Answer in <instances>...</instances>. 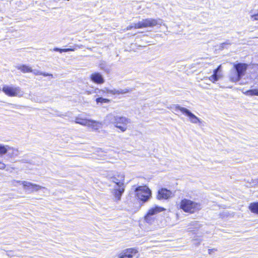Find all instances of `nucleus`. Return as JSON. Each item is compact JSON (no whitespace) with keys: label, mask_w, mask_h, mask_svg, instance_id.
Listing matches in <instances>:
<instances>
[{"label":"nucleus","mask_w":258,"mask_h":258,"mask_svg":"<svg viewBox=\"0 0 258 258\" xmlns=\"http://www.w3.org/2000/svg\"><path fill=\"white\" fill-rule=\"evenodd\" d=\"M110 181L115 183L111 192L115 198V201L118 202L120 200L121 197L124 191V175L119 174L117 176H113L110 178Z\"/></svg>","instance_id":"f257e3e1"},{"label":"nucleus","mask_w":258,"mask_h":258,"mask_svg":"<svg viewBox=\"0 0 258 258\" xmlns=\"http://www.w3.org/2000/svg\"><path fill=\"white\" fill-rule=\"evenodd\" d=\"M106 123H112L119 128L121 132H124L127 129V125L130 123V119L124 116L108 114L104 120Z\"/></svg>","instance_id":"f03ea898"},{"label":"nucleus","mask_w":258,"mask_h":258,"mask_svg":"<svg viewBox=\"0 0 258 258\" xmlns=\"http://www.w3.org/2000/svg\"><path fill=\"white\" fill-rule=\"evenodd\" d=\"M248 65L244 63L234 64L229 73V77L232 82H237L245 75Z\"/></svg>","instance_id":"7ed1b4c3"},{"label":"nucleus","mask_w":258,"mask_h":258,"mask_svg":"<svg viewBox=\"0 0 258 258\" xmlns=\"http://www.w3.org/2000/svg\"><path fill=\"white\" fill-rule=\"evenodd\" d=\"M162 23L163 21L160 19H155L152 18H147L143 19L142 21H139L137 23H135L133 25L127 26L126 29L128 30H131L133 28L135 29H140L147 27L152 28L158 25L161 26Z\"/></svg>","instance_id":"20e7f679"},{"label":"nucleus","mask_w":258,"mask_h":258,"mask_svg":"<svg viewBox=\"0 0 258 258\" xmlns=\"http://www.w3.org/2000/svg\"><path fill=\"white\" fill-rule=\"evenodd\" d=\"M180 208L185 212L194 213L200 210L201 209V206L200 203L184 199L180 202Z\"/></svg>","instance_id":"39448f33"},{"label":"nucleus","mask_w":258,"mask_h":258,"mask_svg":"<svg viewBox=\"0 0 258 258\" xmlns=\"http://www.w3.org/2000/svg\"><path fill=\"white\" fill-rule=\"evenodd\" d=\"M135 191L138 198L143 202L148 201L152 196L151 190L146 185L137 187Z\"/></svg>","instance_id":"423d86ee"},{"label":"nucleus","mask_w":258,"mask_h":258,"mask_svg":"<svg viewBox=\"0 0 258 258\" xmlns=\"http://www.w3.org/2000/svg\"><path fill=\"white\" fill-rule=\"evenodd\" d=\"M2 91L6 95L10 97H21L24 94V92L19 87L4 85Z\"/></svg>","instance_id":"0eeeda50"},{"label":"nucleus","mask_w":258,"mask_h":258,"mask_svg":"<svg viewBox=\"0 0 258 258\" xmlns=\"http://www.w3.org/2000/svg\"><path fill=\"white\" fill-rule=\"evenodd\" d=\"M175 111H180L182 114L188 117L189 121L192 123H201L202 121L186 108L181 107L178 104L174 106Z\"/></svg>","instance_id":"6e6552de"},{"label":"nucleus","mask_w":258,"mask_h":258,"mask_svg":"<svg viewBox=\"0 0 258 258\" xmlns=\"http://www.w3.org/2000/svg\"><path fill=\"white\" fill-rule=\"evenodd\" d=\"M17 183L23 185L24 189L28 192H36L44 187L27 181H17Z\"/></svg>","instance_id":"1a4fd4ad"},{"label":"nucleus","mask_w":258,"mask_h":258,"mask_svg":"<svg viewBox=\"0 0 258 258\" xmlns=\"http://www.w3.org/2000/svg\"><path fill=\"white\" fill-rule=\"evenodd\" d=\"M75 122L83 125H88L92 126L94 130H97L101 125V123L94 120H87L86 119L80 117H76Z\"/></svg>","instance_id":"9d476101"},{"label":"nucleus","mask_w":258,"mask_h":258,"mask_svg":"<svg viewBox=\"0 0 258 258\" xmlns=\"http://www.w3.org/2000/svg\"><path fill=\"white\" fill-rule=\"evenodd\" d=\"M119 258H138L139 257L138 251L135 248H130L122 250L118 254Z\"/></svg>","instance_id":"9b49d317"},{"label":"nucleus","mask_w":258,"mask_h":258,"mask_svg":"<svg viewBox=\"0 0 258 258\" xmlns=\"http://www.w3.org/2000/svg\"><path fill=\"white\" fill-rule=\"evenodd\" d=\"M171 195L172 192L170 190L163 188L158 190L157 199L158 200H166L169 198Z\"/></svg>","instance_id":"f8f14e48"},{"label":"nucleus","mask_w":258,"mask_h":258,"mask_svg":"<svg viewBox=\"0 0 258 258\" xmlns=\"http://www.w3.org/2000/svg\"><path fill=\"white\" fill-rule=\"evenodd\" d=\"M164 210L165 209L164 208L159 206H155L154 207L151 208L149 210L146 216L145 217V219L148 221L150 216L155 215Z\"/></svg>","instance_id":"ddd939ff"},{"label":"nucleus","mask_w":258,"mask_h":258,"mask_svg":"<svg viewBox=\"0 0 258 258\" xmlns=\"http://www.w3.org/2000/svg\"><path fill=\"white\" fill-rule=\"evenodd\" d=\"M91 80L97 84H102L104 82V80L102 76L99 73H95L91 75Z\"/></svg>","instance_id":"4468645a"},{"label":"nucleus","mask_w":258,"mask_h":258,"mask_svg":"<svg viewBox=\"0 0 258 258\" xmlns=\"http://www.w3.org/2000/svg\"><path fill=\"white\" fill-rule=\"evenodd\" d=\"M7 154L11 158H15L19 155L20 152L18 149L8 146Z\"/></svg>","instance_id":"2eb2a0df"},{"label":"nucleus","mask_w":258,"mask_h":258,"mask_svg":"<svg viewBox=\"0 0 258 258\" xmlns=\"http://www.w3.org/2000/svg\"><path fill=\"white\" fill-rule=\"evenodd\" d=\"M16 68L23 73H31L32 72L31 67L25 64H19L16 66Z\"/></svg>","instance_id":"dca6fc26"},{"label":"nucleus","mask_w":258,"mask_h":258,"mask_svg":"<svg viewBox=\"0 0 258 258\" xmlns=\"http://www.w3.org/2000/svg\"><path fill=\"white\" fill-rule=\"evenodd\" d=\"M249 209L252 213L258 214V202L250 204Z\"/></svg>","instance_id":"f3484780"},{"label":"nucleus","mask_w":258,"mask_h":258,"mask_svg":"<svg viewBox=\"0 0 258 258\" xmlns=\"http://www.w3.org/2000/svg\"><path fill=\"white\" fill-rule=\"evenodd\" d=\"M7 148H8V145L0 144V155L7 154Z\"/></svg>","instance_id":"a211bd4d"},{"label":"nucleus","mask_w":258,"mask_h":258,"mask_svg":"<svg viewBox=\"0 0 258 258\" xmlns=\"http://www.w3.org/2000/svg\"><path fill=\"white\" fill-rule=\"evenodd\" d=\"M245 94L247 95L253 96L256 95L258 96V89H252L249 90L245 92Z\"/></svg>","instance_id":"6ab92c4d"},{"label":"nucleus","mask_w":258,"mask_h":258,"mask_svg":"<svg viewBox=\"0 0 258 258\" xmlns=\"http://www.w3.org/2000/svg\"><path fill=\"white\" fill-rule=\"evenodd\" d=\"M96 101L97 104H98L99 103H107L110 102V100L108 99L103 98L102 97H99L96 99Z\"/></svg>","instance_id":"aec40b11"},{"label":"nucleus","mask_w":258,"mask_h":258,"mask_svg":"<svg viewBox=\"0 0 258 258\" xmlns=\"http://www.w3.org/2000/svg\"><path fill=\"white\" fill-rule=\"evenodd\" d=\"M219 75H216L215 74H213L209 77V80L212 82L214 83L216 81H217L219 79Z\"/></svg>","instance_id":"412c9836"},{"label":"nucleus","mask_w":258,"mask_h":258,"mask_svg":"<svg viewBox=\"0 0 258 258\" xmlns=\"http://www.w3.org/2000/svg\"><path fill=\"white\" fill-rule=\"evenodd\" d=\"M131 91L128 88H125L124 89H119L118 94H124L130 92Z\"/></svg>","instance_id":"4be33fe9"},{"label":"nucleus","mask_w":258,"mask_h":258,"mask_svg":"<svg viewBox=\"0 0 258 258\" xmlns=\"http://www.w3.org/2000/svg\"><path fill=\"white\" fill-rule=\"evenodd\" d=\"M106 90L107 93L111 94L113 95L118 94V90H117L115 89H106Z\"/></svg>","instance_id":"5701e85b"},{"label":"nucleus","mask_w":258,"mask_h":258,"mask_svg":"<svg viewBox=\"0 0 258 258\" xmlns=\"http://www.w3.org/2000/svg\"><path fill=\"white\" fill-rule=\"evenodd\" d=\"M54 51H59L60 53L64 52H68L69 50L68 48H54Z\"/></svg>","instance_id":"b1692460"},{"label":"nucleus","mask_w":258,"mask_h":258,"mask_svg":"<svg viewBox=\"0 0 258 258\" xmlns=\"http://www.w3.org/2000/svg\"><path fill=\"white\" fill-rule=\"evenodd\" d=\"M231 43L229 40L226 41V42L221 43L220 47L221 48L223 49L224 48H227L226 45H229Z\"/></svg>","instance_id":"393cba45"},{"label":"nucleus","mask_w":258,"mask_h":258,"mask_svg":"<svg viewBox=\"0 0 258 258\" xmlns=\"http://www.w3.org/2000/svg\"><path fill=\"white\" fill-rule=\"evenodd\" d=\"M31 73H33L35 75H41L42 74V72L37 70H32V72Z\"/></svg>","instance_id":"a878e982"},{"label":"nucleus","mask_w":258,"mask_h":258,"mask_svg":"<svg viewBox=\"0 0 258 258\" xmlns=\"http://www.w3.org/2000/svg\"><path fill=\"white\" fill-rule=\"evenodd\" d=\"M251 18L253 21L258 20V13L251 16Z\"/></svg>","instance_id":"bb28decb"},{"label":"nucleus","mask_w":258,"mask_h":258,"mask_svg":"<svg viewBox=\"0 0 258 258\" xmlns=\"http://www.w3.org/2000/svg\"><path fill=\"white\" fill-rule=\"evenodd\" d=\"M221 66L220 65L216 69L214 70L213 74H215L216 75H218V73L220 71Z\"/></svg>","instance_id":"cd10ccee"},{"label":"nucleus","mask_w":258,"mask_h":258,"mask_svg":"<svg viewBox=\"0 0 258 258\" xmlns=\"http://www.w3.org/2000/svg\"><path fill=\"white\" fill-rule=\"evenodd\" d=\"M41 75H43L44 76H51L52 78L53 77V75L52 74H50L46 73H43L42 72V74Z\"/></svg>","instance_id":"c85d7f7f"},{"label":"nucleus","mask_w":258,"mask_h":258,"mask_svg":"<svg viewBox=\"0 0 258 258\" xmlns=\"http://www.w3.org/2000/svg\"><path fill=\"white\" fill-rule=\"evenodd\" d=\"M5 167H6L5 164L3 162H0V169H4L5 168Z\"/></svg>","instance_id":"c756f323"},{"label":"nucleus","mask_w":258,"mask_h":258,"mask_svg":"<svg viewBox=\"0 0 258 258\" xmlns=\"http://www.w3.org/2000/svg\"><path fill=\"white\" fill-rule=\"evenodd\" d=\"M20 161L22 162V163H28L29 162L28 160L24 159L20 160Z\"/></svg>","instance_id":"7c9ffc66"},{"label":"nucleus","mask_w":258,"mask_h":258,"mask_svg":"<svg viewBox=\"0 0 258 258\" xmlns=\"http://www.w3.org/2000/svg\"><path fill=\"white\" fill-rule=\"evenodd\" d=\"M213 250H216V249H208L209 253L211 254L212 253V252L213 251Z\"/></svg>","instance_id":"2f4dec72"},{"label":"nucleus","mask_w":258,"mask_h":258,"mask_svg":"<svg viewBox=\"0 0 258 258\" xmlns=\"http://www.w3.org/2000/svg\"><path fill=\"white\" fill-rule=\"evenodd\" d=\"M69 51H75L76 50V48H68Z\"/></svg>","instance_id":"473e14b6"},{"label":"nucleus","mask_w":258,"mask_h":258,"mask_svg":"<svg viewBox=\"0 0 258 258\" xmlns=\"http://www.w3.org/2000/svg\"><path fill=\"white\" fill-rule=\"evenodd\" d=\"M96 152L99 153V152H103V151H102V150L101 149H97Z\"/></svg>","instance_id":"72a5a7b5"},{"label":"nucleus","mask_w":258,"mask_h":258,"mask_svg":"<svg viewBox=\"0 0 258 258\" xmlns=\"http://www.w3.org/2000/svg\"><path fill=\"white\" fill-rule=\"evenodd\" d=\"M100 68H101L102 69H104V68H103V64H100Z\"/></svg>","instance_id":"f704fd0d"}]
</instances>
